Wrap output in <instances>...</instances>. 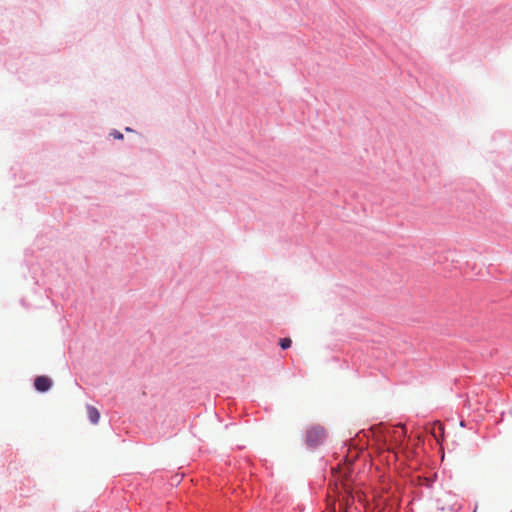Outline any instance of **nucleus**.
I'll return each instance as SVG.
<instances>
[{
	"instance_id": "nucleus-5",
	"label": "nucleus",
	"mask_w": 512,
	"mask_h": 512,
	"mask_svg": "<svg viewBox=\"0 0 512 512\" xmlns=\"http://www.w3.org/2000/svg\"><path fill=\"white\" fill-rule=\"evenodd\" d=\"M405 433H406V431H405L404 427H397L393 430V434L395 437L396 436L402 437L405 435Z\"/></svg>"
},
{
	"instance_id": "nucleus-1",
	"label": "nucleus",
	"mask_w": 512,
	"mask_h": 512,
	"mask_svg": "<svg viewBox=\"0 0 512 512\" xmlns=\"http://www.w3.org/2000/svg\"><path fill=\"white\" fill-rule=\"evenodd\" d=\"M325 438V430L320 426H313L307 430L306 442L310 446H317L322 443Z\"/></svg>"
},
{
	"instance_id": "nucleus-8",
	"label": "nucleus",
	"mask_w": 512,
	"mask_h": 512,
	"mask_svg": "<svg viewBox=\"0 0 512 512\" xmlns=\"http://www.w3.org/2000/svg\"><path fill=\"white\" fill-rule=\"evenodd\" d=\"M476 510H477V507L474 509V511H473V512H476Z\"/></svg>"
},
{
	"instance_id": "nucleus-4",
	"label": "nucleus",
	"mask_w": 512,
	"mask_h": 512,
	"mask_svg": "<svg viewBox=\"0 0 512 512\" xmlns=\"http://www.w3.org/2000/svg\"><path fill=\"white\" fill-rule=\"evenodd\" d=\"M280 346L282 349H287L291 346L292 344V341L290 338H282L280 339V342H279Z\"/></svg>"
},
{
	"instance_id": "nucleus-6",
	"label": "nucleus",
	"mask_w": 512,
	"mask_h": 512,
	"mask_svg": "<svg viewBox=\"0 0 512 512\" xmlns=\"http://www.w3.org/2000/svg\"><path fill=\"white\" fill-rule=\"evenodd\" d=\"M351 497L347 496L346 497V503H345V506L344 504H340V510L341 512H348V509H347V506H348V503H349V500H350Z\"/></svg>"
},
{
	"instance_id": "nucleus-2",
	"label": "nucleus",
	"mask_w": 512,
	"mask_h": 512,
	"mask_svg": "<svg viewBox=\"0 0 512 512\" xmlns=\"http://www.w3.org/2000/svg\"><path fill=\"white\" fill-rule=\"evenodd\" d=\"M34 386L39 392H46L52 386V381L47 376H38L34 381Z\"/></svg>"
},
{
	"instance_id": "nucleus-3",
	"label": "nucleus",
	"mask_w": 512,
	"mask_h": 512,
	"mask_svg": "<svg viewBox=\"0 0 512 512\" xmlns=\"http://www.w3.org/2000/svg\"><path fill=\"white\" fill-rule=\"evenodd\" d=\"M87 414H88L89 420L93 424L98 423V421L100 419V413L94 406H90V405L87 406Z\"/></svg>"
},
{
	"instance_id": "nucleus-7",
	"label": "nucleus",
	"mask_w": 512,
	"mask_h": 512,
	"mask_svg": "<svg viewBox=\"0 0 512 512\" xmlns=\"http://www.w3.org/2000/svg\"><path fill=\"white\" fill-rule=\"evenodd\" d=\"M112 135H113V137H114V138H116V139H122V138H123V135H122L120 132H118V131H114V132L112 133Z\"/></svg>"
}]
</instances>
